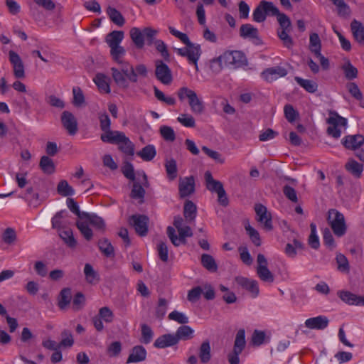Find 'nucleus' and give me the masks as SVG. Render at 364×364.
Listing matches in <instances>:
<instances>
[{"instance_id": "obj_1", "label": "nucleus", "mask_w": 364, "mask_h": 364, "mask_svg": "<svg viewBox=\"0 0 364 364\" xmlns=\"http://www.w3.org/2000/svg\"><path fill=\"white\" fill-rule=\"evenodd\" d=\"M168 29L173 36L180 39V41L186 45L183 48L176 49L177 54L182 57L187 58L188 63L193 64L195 66L196 70L198 71V61L202 54L200 46L192 43L186 33L177 31L171 26H170Z\"/></svg>"}, {"instance_id": "obj_2", "label": "nucleus", "mask_w": 364, "mask_h": 364, "mask_svg": "<svg viewBox=\"0 0 364 364\" xmlns=\"http://www.w3.org/2000/svg\"><path fill=\"white\" fill-rule=\"evenodd\" d=\"M118 68H111L112 76L114 82L122 88H127L129 86L127 79L132 82H136V73L134 67L128 62L124 61L122 63H117Z\"/></svg>"}, {"instance_id": "obj_3", "label": "nucleus", "mask_w": 364, "mask_h": 364, "mask_svg": "<svg viewBox=\"0 0 364 364\" xmlns=\"http://www.w3.org/2000/svg\"><path fill=\"white\" fill-rule=\"evenodd\" d=\"M85 215L82 220L76 222V225L83 237L87 240H90L93 237V232L90 225L99 231L104 232L106 225L104 220L95 214L87 213Z\"/></svg>"}, {"instance_id": "obj_4", "label": "nucleus", "mask_w": 364, "mask_h": 364, "mask_svg": "<svg viewBox=\"0 0 364 364\" xmlns=\"http://www.w3.org/2000/svg\"><path fill=\"white\" fill-rule=\"evenodd\" d=\"M327 221L337 237H340L346 234L347 226L343 213L336 209H330L328 211Z\"/></svg>"}, {"instance_id": "obj_5", "label": "nucleus", "mask_w": 364, "mask_h": 364, "mask_svg": "<svg viewBox=\"0 0 364 364\" xmlns=\"http://www.w3.org/2000/svg\"><path fill=\"white\" fill-rule=\"evenodd\" d=\"M177 95L181 101L185 98H188L191 109L194 114H200L203 112V102L198 98L195 91L186 87H182L178 90Z\"/></svg>"}, {"instance_id": "obj_6", "label": "nucleus", "mask_w": 364, "mask_h": 364, "mask_svg": "<svg viewBox=\"0 0 364 364\" xmlns=\"http://www.w3.org/2000/svg\"><path fill=\"white\" fill-rule=\"evenodd\" d=\"M329 114L330 116L326 121L328 124L327 134L335 139H338L342 133L341 129H346L347 127V119L333 111H331Z\"/></svg>"}, {"instance_id": "obj_7", "label": "nucleus", "mask_w": 364, "mask_h": 364, "mask_svg": "<svg viewBox=\"0 0 364 364\" xmlns=\"http://www.w3.org/2000/svg\"><path fill=\"white\" fill-rule=\"evenodd\" d=\"M245 344V331L244 329H240L235 336L233 350L228 355V360L230 364H239V355L244 350Z\"/></svg>"}, {"instance_id": "obj_8", "label": "nucleus", "mask_w": 364, "mask_h": 364, "mask_svg": "<svg viewBox=\"0 0 364 364\" xmlns=\"http://www.w3.org/2000/svg\"><path fill=\"white\" fill-rule=\"evenodd\" d=\"M178 232L179 236L178 237L176 235L175 229L171 226H168L167 228L166 233L170 239L171 243L176 246L178 247L181 244H186V237H192L193 236V232L191 228L186 225L183 227L182 228H180Z\"/></svg>"}, {"instance_id": "obj_9", "label": "nucleus", "mask_w": 364, "mask_h": 364, "mask_svg": "<svg viewBox=\"0 0 364 364\" xmlns=\"http://www.w3.org/2000/svg\"><path fill=\"white\" fill-rule=\"evenodd\" d=\"M257 274L259 278L265 282H273L274 277L273 274L267 267L268 262L265 256L262 254H258L257 257Z\"/></svg>"}, {"instance_id": "obj_10", "label": "nucleus", "mask_w": 364, "mask_h": 364, "mask_svg": "<svg viewBox=\"0 0 364 364\" xmlns=\"http://www.w3.org/2000/svg\"><path fill=\"white\" fill-rule=\"evenodd\" d=\"M155 75L158 80L164 85H169L173 81L171 69L161 60L155 62Z\"/></svg>"}, {"instance_id": "obj_11", "label": "nucleus", "mask_w": 364, "mask_h": 364, "mask_svg": "<svg viewBox=\"0 0 364 364\" xmlns=\"http://www.w3.org/2000/svg\"><path fill=\"white\" fill-rule=\"evenodd\" d=\"M222 55V59L225 63L226 67L234 66L235 68L240 67L244 64L245 61V56L241 51L238 50H227Z\"/></svg>"}, {"instance_id": "obj_12", "label": "nucleus", "mask_w": 364, "mask_h": 364, "mask_svg": "<svg viewBox=\"0 0 364 364\" xmlns=\"http://www.w3.org/2000/svg\"><path fill=\"white\" fill-rule=\"evenodd\" d=\"M237 285L249 292L250 296L256 298L259 294L257 281L242 276H237L235 279Z\"/></svg>"}, {"instance_id": "obj_13", "label": "nucleus", "mask_w": 364, "mask_h": 364, "mask_svg": "<svg viewBox=\"0 0 364 364\" xmlns=\"http://www.w3.org/2000/svg\"><path fill=\"white\" fill-rule=\"evenodd\" d=\"M255 210L257 221L263 225V228L266 230H272L273 229L272 215L268 212L267 208L262 204L258 203L255 205Z\"/></svg>"}, {"instance_id": "obj_14", "label": "nucleus", "mask_w": 364, "mask_h": 364, "mask_svg": "<svg viewBox=\"0 0 364 364\" xmlns=\"http://www.w3.org/2000/svg\"><path fill=\"white\" fill-rule=\"evenodd\" d=\"M288 73L287 70L281 66H275L264 69L261 73L262 78L267 82H272L280 77H285Z\"/></svg>"}, {"instance_id": "obj_15", "label": "nucleus", "mask_w": 364, "mask_h": 364, "mask_svg": "<svg viewBox=\"0 0 364 364\" xmlns=\"http://www.w3.org/2000/svg\"><path fill=\"white\" fill-rule=\"evenodd\" d=\"M9 60L13 66V71L14 76L18 79H22L25 77V70L24 65L19 55L13 50H10Z\"/></svg>"}, {"instance_id": "obj_16", "label": "nucleus", "mask_w": 364, "mask_h": 364, "mask_svg": "<svg viewBox=\"0 0 364 364\" xmlns=\"http://www.w3.org/2000/svg\"><path fill=\"white\" fill-rule=\"evenodd\" d=\"M61 122L70 135H75L77 132V122L75 117L69 111H64L61 114Z\"/></svg>"}, {"instance_id": "obj_17", "label": "nucleus", "mask_w": 364, "mask_h": 364, "mask_svg": "<svg viewBox=\"0 0 364 364\" xmlns=\"http://www.w3.org/2000/svg\"><path fill=\"white\" fill-rule=\"evenodd\" d=\"M240 35L243 38L252 41L255 44H259L262 42L257 28L250 23L242 24L240 26Z\"/></svg>"}, {"instance_id": "obj_18", "label": "nucleus", "mask_w": 364, "mask_h": 364, "mask_svg": "<svg viewBox=\"0 0 364 364\" xmlns=\"http://www.w3.org/2000/svg\"><path fill=\"white\" fill-rule=\"evenodd\" d=\"M178 190L181 198L191 195L195 191V181L193 176L180 178Z\"/></svg>"}, {"instance_id": "obj_19", "label": "nucleus", "mask_w": 364, "mask_h": 364, "mask_svg": "<svg viewBox=\"0 0 364 364\" xmlns=\"http://www.w3.org/2000/svg\"><path fill=\"white\" fill-rule=\"evenodd\" d=\"M132 225L140 236H145L148 232V222L149 218L142 215H132Z\"/></svg>"}, {"instance_id": "obj_20", "label": "nucleus", "mask_w": 364, "mask_h": 364, "mask_svg": "<svg viewBox=\"0 0 364 364\" xmlns=\"http://www.w3.org/2000/svg\"><path fill=\"white\" fill-rule=\"evenodd\" d=\"M329 323V320L326 316H318L306 319L305 326L309 329L323 330Z\"/></svg>"}, {"instance_id": "obj_21", "label": "nucleus", "mask_w": 364, "mask_h": 364, "mask_svg": "<svg viewBox=\"0 0 364 364\" xmlns=\"http://www.w3.org/2000/svg\"><path fill=\"white\" fill-rule=\"evenodd\" d=\"M68 213L66 210L58 212L52 218V228L57 230L68 227Z\"/></svg>"}, {"instance_id": "obj_22", "label": "nucleus", "mask_w": 364, "mask_h": 364, "mask_svg": "<svg viewBox=\"0 0 364 364\" xmlns=\"http://www.w3.org/2000/svg\"><path fill=\"white\" fill-rule=\"evenodd\" d=\"M338 294L343 301L349 305L364 306V296H357L348 291H341Z\"/></svg>"}, {"instance_id": "obj_23", "label": "nucleus", "mask_w": 364, "mask_h": 364, "mask_svg": "<svg viewBox=\"0 0 364 364\" xmlns=\"http://www.w3.org/2000/svg\"><path fill=\"white\" fill-rule=\"evenodd\" d=\"M342 143L348 149H355L364 144V136L361 134L348 135L343 139Z\"/></svg>"}, {"instance_id": "obj_24", "label": "nucleus", "mask_w": 364, "mask_h": 364, "mask_svg": "<svg viewBox=\"0 0 364 364\" xmlns=\"http://www.w3.org/2000/svg\"><path fill=\"white\" fill-rule=\"evenodd\" d=\"M178 343V338L173 334H164L159 337L154 343V346L158 348H164L173 346Z\"/></svg>"}, {"instance_id": "obj_25", "label": "nucleus", "mask_w": 364, "mask_h": 364, "mask_svg": "<svg viewBox=\"0 0 364 364\" xmlns=\"http://www.w3.org/2000/svg\"><path fill=\"white\" fill-rule=\"evenodd\" d=\"M146 358V350L142 346H134L127 358V363H139Z\"/></svg>"}, {"instance_id": "obj_26", "label": "nucleus", "mask_w": 364, "mask_h": 364, "mask_svg": "<svg viewBox=\"0 0 364 364\" xmlns=\"http://www.w3.org/2000/svg\"><path fill=\"white\" fill-rule=\"evenodd\" d=\"M350 29L355 40L360 46H364V26L354 19L350 23Z\"/></svg>"}, {"instance_id": "obj_27", "label": "nucleus", "mask_w": 364, "mask_h": 364, "mask_svg": "<svg viewBox=\"0 0 364 364\" xmlns=\"http://www.w3.org/2000/svg\"><path fill=\"white\" fill-rule=\"evenodd\" d=\"M124 136L125 134L123 132L110 129L102 134L100 139L104 142L118 144L122 141V139H124Z\"/></svg>"}, {"instance_id": "obj_28", "label": "nucleus", "mask_w": 364, "mask_h": 364, "mask_svg": "<svg viewBox=\"0 0 364 364\" xmlns=\"http://www.w3.org/2000/svg\"><path fill=\"white\" fill-rule=\"evenodd\" d=\"M205 186L208 190L216 193H219L220 190H223V186L219 181L215 180L209 171L205 173Z\"/></svg>"}, {"instance_id": "obj_29", "label": "nucleus", "mask_w": 364, "mask_h": 364, "mask_svg": "<svg viewBox=\"0 0 364 364\" xmlns=\"http://www.w3.org/2000/svg\"><path fill=\"white\" fill-rule=\"evenodd\" d=\"M124 33L122 31H113L109 33L105 37V42L109 48L120 46L124 39Z\"/></svg>"}, {"instance_id": "obj_30", "label": "nucleus", "mask_w": 364, "mask_h": 364, "mask_svg": "<svg viewBox=\"0 0 364 364\" xmlns=\"http://www.w3.org/2000/svg\"><path fill=\"white\" fill-rule=\"evenodd\" d=\"M58 235L64 242L70 247H75L77 245V241L73 236L72 230L68 227L58 230Z\"/></svg>"}, {"instance_id": "obj_31", "label": "nucleus", "mask_w": 364, "mask_h": 364, "mask_svg": "<svg viewBox=\"0 0 364 364\" xmlns=\"http://www.w3.org/2000/svg\"><path fill=\"white\" fill-rule=\"evenodd\" d=\"M198 357L202 363H207L211 359V348L208 341H203L198 350Z\"/></svg>"}, {"instance_id": "obj_32", "label": "nucleus", "mask_w": 364, "mask_h": 364, "mask_svg": "<svg viewBox=\"0 0 364 364\" xmlns=\"http://www.w3.org/2000/svg\"><path fill=\"white\" fill-rule=\"evenodd\" d=\"M109 79L102 73H98L94 78V82L97 86L100 92L105 93L110 92V87L109 83Z\"/></svg>"}, {"instance_id": "obj_33", "label": "nucleus", "mask_w": 364, "mask_h": 364, "mask_svg": "<svg viewBox=\"0 0 364 364\" xmlns=\"http://www.w3.org/2000/svg\"><path fill=\"white\" fill-rule=\"evenodd\" d=\"M130 37L137 48H142L144 46V30L141 31L139 28L134 27L130 30Z\"/></svg>"}, {"instance_id": "obj_34", "label": "nucleus", "mask_w": 364, "mask_h": 364, "mask_svg": "<svg viewBox=\"0 0 364 364\" xmlns=\"http://www.w3.org/2000/svg\"><path fill=\"white\" fill-rule=\"evenodd\" d=\"M346 169L350 172L353 176L359 178L362 176L363 171V166L356 161L351 159L346 164Z\"/></svg>"}, {"instance_id": "obj_35", "label": "nucleus", "mask_w": 364, "mask_h": 364, "mask_svg": "<svg viewBox=\"0 0 364 364\" xmlns=\"http://www.w3.org/2000/svg\"><path fill=\"white\" fill-rule=\"evenodd\" d=\"M107 14L109 19L117 26H122L124 24V18L122 14L115 8L109 6L107 9Z\"/></svg>"}, {"instance_id": "obj_36", "label": "nucleus", "mask_w": 364, "mask_h": 364, "mask_svg": "<svg viewBox=\"0 0 364 364\" xmlns=\"http://www.w3.org/2000/svg\"><path fill=\"white\" fill-rule=\"evenodd\" d=\"M84 274L87 282L91 284H97L100 281V276L90 264H85Z\"/></svg>"}, {"instance_id": "obj_37", "label": "nucleus", "mask_w": 364, "mask_h": 364, "mask_svg": "<svg viewBox=\"0 0 364 364\" xmlns=\"http://www.w3.org/2000/svg\"><path fill=\"white\" fill-rule=\"evenodd\" d=\"M309 49L315 55H321V41L316 33H313L309 36Z\"/></svg>"}, {"instance_id": "obj_38", "label": "nucleus", "mask_w": 364, "mask_h": 364, "mask_svg": "<svg viewBox=\"0 0 364 364\" xmlns=\"http://www.w3.org/2000/svg\"><path fill=\"white\" fill-rule=\"evenodd\" d=\"M201 264L209 272H215L218 270V264L210 255L203 254L201 255Z\"/></svg>"}, {"instance_id": "obj_39", "label": "nucleus", "mask_w": 364, "mask_h": 364, "mask_svg": "<svg viewBox=\"0 0 364 364\" xmlns=\"http://www.w3.org/2000/svg\"><path fill=\"white\" fill-rule=\"evenodd\" d=\"M110 55L112 60L117 63H122L124 60L126 55V50L124 47L119 46L110 48Z\"/></svg>"}, {"instance_id": "obj_40", "label": "nucleus", "mask_w": 364, "mask_h": 364, "mask_svg": "<svg viewBox=\"0 0 364 364\" xmlns=\"http://www.w3.org/2000/svg\"><path fill=\"white\" fill-rule=\"evenodd\" d=\"M141 159L145 161H151L156 154V151L154 145H147L144 146L141 151L136 153Z\"/></svg>"}, {"instance_id": "obj_41", "label": "nucleus", "mask_w": 364, "mask_h": 364, "mask_svg": "<svg viewBox=\"0 0 364 364\" xmlns=\"http://www.w3.org/2000/svg\"><path fill=\"white\" fill-rule=\"evenodd\" d=\"M295 81L306 91L310 93H314L318 88V85L313 80L303 79L300 77H295Z\"/></svg>"}, {"instance_id": "obj_42", "label": "nucleus", "mask_w": 364, "mask_h": 364, "mask_svg": "<svg viewBox=\"0 0 364 364\" xmlns=\"http://www.w3.org/2000/svg\"><path fill=\"white\" fill-rule=\"evenodd\" d=\"M39 166L41 170L46 174H52L55 172V164L53 160L47 156L41 157Z\"/></svg>"}, {"instance_id": "obj_43", "label": "nucleus", "mask_w": 364, "mask_h": 364, "mask_svg": "<svg viewBox=\"0 0 364 364\" xmlns=\"http://www.w3.org/2000/svg\"><path fill=\"white\" fill-rule=\"evenodd\" d=\"M117 145L121 151L128 156H133L134 154V145L126 136Z\"/></svg>"}, {"instance_id": "obj_44", "label": "nucleus", "mask_w": 364, "mask_h": 364, "mask_svg": "<svg viewBox=\"0 0 364 364\" xmlns=\"http://www.w3.org/2000/svg\"><path fill=\"white\" fill-rule=\"evenodd\" d=\"M293 242H294L293 245L290 244V243H287L285 247V249H284L285 254L289 257H291V258H294L296 257V255L297 254L296 249H303L304 248V245L302 244V242H301L298 240L294 239L293 240Z\"/></svg>"}, {"instance_id": "obj_45", "label": "nucleus", "mask_w": 364, "mask_h": 364, "mask_svg": "<svg viewBox=\"0 0 364 364\" xmlns=\"http://www.w3.org/2000/svg\"><path fill=\"white\" fill-rule=\"evenodd\" d=\"M193 330L188 326L183 324V326H180L175 334V336L178 338V341L179 340H188L193 337Z\"/></svg>"}, {"instance_id": "obj_46", "label": "nucleus", "mask_w": 364, "mask_h": 364, "mask_svg": "<svg viewBox=\"0 0 364 364\" xmlns=\"http://www.w3.org/2000/svg\"><path fill=\"white\" fill-rule=\"evenodd\" d=\"M73 104L77 107H81L85 104V99L84 94L79 87H74L73 88Z\"/></svg>"}, {"instance_id": "obj_47", "label": "nucleus", "mask_w": 364, "mask_h": 364, "mask_svg": "<svg viewBox=\"0 0 364 364\" xmlns=\"http://www.w3.org/2000/svg\"><path fill=\"white\" fill-rule=\"evenodd\" d=\"M196 205L191 200H187L185 203L183 214L187 220L189 221L194 220L196 216Z\"/></svg>"}, {"instance_id": "obj_48", "label": "nucleus", "mask_w": 364, "mask_h": 364, "mask_svg": "<svg viewBox=\"0 0 364 364\" xmlns=\"http://www.w3.org/2000/svg\"><path fill=\"white\" fill-rule=\"evenodd\" d=\"M58 193L62 196H70L75 193L74 189L68 184L65 180L59 182L57 186Z\"/></svg>"}, {"instance_id": "obj_49", "label": "nucleus", "mask_w": 364, "mask_h": 364, "mask_svg": "<svg viewBox=\"0 0 364 364\" xmlns=\"http://www.w3.org/2000/svg\"><path fill=\"white\" fill-rule=\"evenodd\" d=\"M224 67H226L222 59V55L214 58L209 61V68L215 74L219 73Z\"/></svg>"}, {"instance_id": "obj_50", "label": "nucleus", "mask_w": 364, "mask_h": 364, "mask_svg": "<svg viewBox=\"0 0 364 364\" xmlns=\"http://www.w3.org/2000/svg\"><path fill=\"white\" fill-rule=\"evenodd\" d=\"M291 30H278L277 34L280 40L282 41L283 45L291 49L294 46V41L292 38L289 35Z\"/></svg>"}, {"instance_id": "obj_51", "label": "nucleus", "mask_w": 364, "mask_h": 364, "mask_svg": "<svg viewBox=\"0 0 364 364\" xmlns=\"http://www.w3.org/2000/svg\"><path fill=\"white\" fill-rule=\"evenodd\" d=\"M145 190L139 183H134L131 191V197L134 199H139L140 203L144 202Z\"/></svg>"}, {"instance_id": "obj_52", "label": "nucleus", "mask_w": 364, "mask_h": 364, "mask_svg": "<svg viewBox=\"0 0 364 364\" xmlns=\"http://www.w3.org/2000/svg\"><path fill=\"white\" fill-rule=\"evenodd\" d=\"M71 291L68 288H65L60 291L58 306L60 309L65 308L70 302Z\"/></svg>"}, {"instance_id": "obj_53", "label": "nucleus", "mask_w": 364, "mask_h": 364, "mask_svg": "<svg viewBox=\"0 0 364 364\" xmlns=\"http://www.w3.org/2000/svg\"><path fill=\"white\" fill-rule=\"evenodd\" d=\"M100 251L107 257L114 256V247L106 239L101 240L98 243Z\"/></svg>"}, {"instance_id": "obj_54", "label": "nucleus", "mask_w": 364, "mask_h": 364, "mask_svg": "<svg viewBox=\"0 0 364 364\" xmlns=\"http://www.w3.org/2000/svg\"><path fill=\"white\" fill-rule=\"evenodd\" d=\"M154 96L156 98L168 105H174L176 104V99L171 96H166L164 93L159 90L156 87H154Z\"/></svg>"}, {"instance_id": "obj_55", "label": "nucleus", "mask_w": 364, "mask_h": 364, "mask_svg": "<svg viewBox=\"0 0 364 364\" xmlns=\"http://www.w3.org/2000/svg\"><path fill=\"white\" fill-rule=\"evenodd\" d=\"M311 234L309 237V244L314 250H317L320 246L319 239L316 235V226L314 223L310 225Z\"/></svg>"}, {"instance_id": "obj_56", "label": "nucleus", "mask_w": 364, "mask_h": 364, "mask_svg": "<svg viewBox=\"0 0 364 364\" xmlns=\"http://www.w3.org/2000/svg\"><path fill=\"white\" fill-rule=\"evenodd\" d=\"M17 239L16 231L12 228H7L2 234V240L7 245H11Z\"/></svg>"}, {"instance_id": "obj_57", "label": "nucleus", "mask_w": 364, "mask_h": 364, "mask_svg": "<svg viewBox=\"0 0 364 364\" xmlns=\"http://www.w3.org/2000/svg\"><path fill=\"white\" fill-rule=\"evenodd\" d=\"M343 70L345 74V77L348 80H353L357 77L358 76V70L357 68L353 66L350 62H348L342 67Z\"/></svg>"}, {"instance_id": "obj_58", "label": "nucleus", "mask_w": 364, "mask_h": 364, "mask_svg": "<svg viewBox=\"0 0 364 364\" xmlns=\"http://www.w3.org/2000/svg\"><path fill=\"white\" fill-rule=\"evenodd\" d=\"M168 318L169 320L174 321L180 324H186L188 323V318L186 314L176 310L171 312L168 314Z\"/></svg>"}, {"instance_id": "obj_59", "label": "nucleus", "mask_w": 364, "mask_h": 364, "mask_svg": "<svg viewBox=\"0 0 364 364\" xmlns=\"http://www.w3.org/2000/svg\"><path fill=\"white\" fill-rule=\"evenodd\" d=\"M330 1L337 7L338 15L346 16L350 14V8L343 0Z\"/></svg>"}, {"instance_id": "obj_60", "label": "nucleus", "mask_w": 364, "mask_h": 364, "mask_svg": "<svg viewBox=\"0 0 364 364\" xmlns=\"http://www.w3.org/2000/svg\"><path fill=\"white\" fill-rule=\"evenodd\" d=\"M160 134L164 140L173 141L176 139V134L172 127L162 126L160 127Z\"/></svg>"}, {"instance_id": "obj_61", "label": "nucleus", "mask_w": 364, "mask_h": 364, "mask_svg": "<svg viewBox=\"0 0 364 364\" xmlns=\"http://www.w3.org/2000/svg\"><path fill=\"white\" fill-rule=\"evenodd\" d=\"M177 121L186 127H194L196 126V122L193 116L189 114H181Z\"/></svg>"}, {"instance_id": "obj_62", "label": "nucleus", "mask_w": 364, "mask_h": 364, "mask_svg": "<svg viewBox=\"0 0 364 364\" xmlns=\"http://www.w3.org/2000/svg\"><path fill=\"white\" fill-rule=\"evenodd\" d=\"M141 328V342L148 344L149 343L154 336L152 329L146 324H142Z\"/></svg>"}, {"instance_id": "obj_63", "label": "nucleus", "mask_w": 364, "mask_h": 364, "mask_svg": "<svg viewBox=\"0 0 364 364\" xmlns=\"http://www.w3.org/2000/svg\"><path fill=\"white\" fill-rule=\"evenodd\" d=\"M266 334L264 331L260 330H255L251 338L253 346H259L265 341Z\"/></svg>"}, {"instance_id": "obj_64", "label": "nucleus", "mask_w": 364, "mask_h": 364, "mask_svg": "<svg viewBox=\"0 0 364 364\" xmlns=\"http://www.w3.org/2000/svg\"><path fill=\"white\" fill-rule=\"evenodd\" d=\"M166 171L168 178L173 180L177 176V166L174 159L167 161L165 164Z\"/></svg>"}]
</instances>
